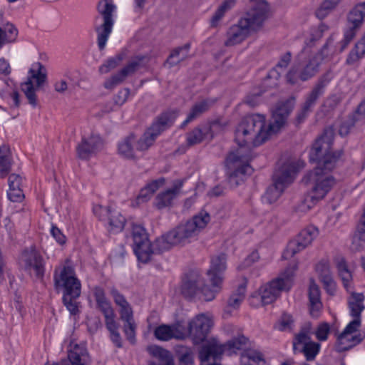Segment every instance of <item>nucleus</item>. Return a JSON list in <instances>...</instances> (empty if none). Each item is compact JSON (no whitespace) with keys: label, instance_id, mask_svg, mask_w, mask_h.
<instances>
[{"label":"nucleus","instance_id":"nucleus-1","mask_svg":"<svg viewBox=\"0 0 365 365\" xmlns=\"http://www.w3.org/2000/svg\"><path fill=\"white\" fill-rule=\"evenodd\" d=\"M294 96L289 97L284 102L279 103L272 113V120L267 128L265 127V117L256 114L244 118L235 129V140L239 148L230 152L226 158L228 164L237 161H249L251 153L247 147L252 144L258 146L264 143L271 135L277 133L286 124L287 120L295 105Z\"/></svg>","mask_w":365,"mask_h":365},{"label":"nucleus","instance_id":"nucleus-2","mask_svg":"<svg viewBox=\"0 0 365 365\" xmlns=\"http://www.w3.org/2000/svg\"><path fill=\"white\" fill-rule=\"evenodd\" d=\"M333 132L325 130L323 135L316 140L309 153L311 162L317 165L313 171L304 175L302 181L304 184H313L311 192L299 205L301 211L309 210L319 200H322L336 184L335 178L329 175L340 158L343 150H332Z\"/></svg>","mask_w":365,"mask_h":365},{"label":"nucleus","instance_id":"nucleus-3","mask_svg":"<svg viewBox=\"0 0 365 365\" xmlns=\"http://www.w3.org/2000/svg\"><path fill=\"white\" fill-rule=\"evenodd\" d=\"M210 221V214L205 211H201L185 224H180L157 238L152 244L150 243L147 235L133 237L134 252L138 260L147 263L154 253H161L174 246L190 242V239L196 237Z\"/></svg>","mask_w":365,"mask_h":365},{"label":"nucleus","instance_id":"nucleus-4","mask_svg":"<svg viewBox=\"0 0 365 365\" xmlns=\"http://www.w3.org/2000/svg\"><path fill=\"white\" fill-rule=\"evenodd\" d=\"M178 113L177 110L163 113L139 139H137L133 133H130L119 143L118 153L123 158L133 159L136 157V150H148L153 145L156 137L171 126Z\"/></svg>","mask_w":365,"mask_h":365},{"label":"nucleus","instance_id":"nucleus-5","mask_svg":"<svg viewBox=\"0 0 365 365\" xmlns=\"http://www.w3.org/2000/svg\"><path fill=\"white\" fill-rule=\"evenodd\" d=\"M54 288L57 292H62L63 302L71 314L78 312L76 302L81 295V284L76 275L72 266L64 265L59 271L54 272Z\"/></svg>","mask_w":365,"mask_h":365},{"label":"nucleus","instance_id":"nucleus-6","mask_svg":"<svg viewBox=\"0 0 365 365\" xmlns=\"http://www.w3.org/2000/svg\"><path fill=\"white\" fill-rule=\"evenodd\" d=\"M304 165L301 160H287L273 174V183L267 189L263 199L268 203L276 202L281 196L284 189L293 181L296 174Z\"/></svg>","mask_w":365,"mask_h":365},{"label":"nucleus","instance_id":"nucleus-7","mask_svg":"<svg viewBox=\"0 0 365 365\" xmlns=\"http://www.w3.org/2000/svg\"><path fill=\"white\" fill-rule=\"evenodd\" d=\"M294 269L288 267L279 277L260 287L259 293L252 295L259 297L262 305L272 303L282 291H289L292 286Z\"/></svg>","mask_w":365,"mask_h":365},{"label":"nucleus","instance_id":"nucleus-8","mask_svg":"<svg viewBox=\"0 0 365 365\" xmlns=\"http://www.w3.org/2000/svg\"><path fill=\"white\" fill-rule=\"evenodd\" d=\"M115 9V6L111 3V0H104L99 1L97 6V10L103 18V23L96 28L98 33V46L101 51L103 50L108 36L111 33L113 26V13Z\"/></svg>","mask_w":365,"mask_h":365},{"label":"nucleus","instance_id":"nucleus-9","mask_svg":"<svg viewBox=\"0 0 365 365\" xmlns=\"http://www.w3.org/2000/svg\"><path fill=\"white\" fill-rule=\"evenodd\" d=\"M318 234L319 231L316 227L311 225L306 227L299 233L294 240L289 242L282 257L284 259H288L294 256L311 245L314 239L318 236Z\"/></svg>","mask_w":365,"mask_h":365},{"label":"nucleus","instance_id":"nucleus-10","mask_svg":"<svg viewBox=\"0 0 365 365\" xmlns=\"http://www.w3.org/2000/svg\"><path fill=\"white\" fill-rule=\"evenodd\" d=\"M44 66L41 63H36L33 68H30L28 79L21 83V90L27 98L29 103L34 107L37 105L36 95L33 83V79H36L37 86H41L46 79V73H42Z\"/></svg>","mask_w":365,"mask_h":365},{"label":"nucleus","instance_id":"nucleus-11","mask_svg":"<svg viewBox=\"0 0 365 365\" xmlns=\"http://www.w3.org/2000/svg\"><path fill=\"white\" fill-rule=\"evenodd\" d=\"M212 326V320L201 314L197 315L188 324V336L195 344H199L205 341Z\"/></svg>","mask_w":365,"mask_h":365},{"label":"nucleus","instance_id":"nucleus-12","mask_svg":"<svg viewBox=\"0 0 365 365\" xmlns=\"http://www.w3.org/2000/svg\"><path fill=\"white\" fill-rule=\"evenodd\" d=\"M268 12V4L264 0H260L240 21L250 31H255L262 25L267 18Z\"/></svg>","mask_w":365,"mask_h":365},{"label":"nucleus","instance_id":"nucleus-13","mask_svg":"<svg viewBox=\"0 0 365 365\" xmlns=\"http://www.w3.org/2000/svg\"><path fill=\"white\" fill-rule=\"evenodd\" d=\"M21 263L24 269L34 273L38 279H42L44 275V264L41 255L34 248L25 250L21 254Z\"/></svg>","mask_w":365,"mask_h":365},{"label":"nucleus","instance_id":"nucleus-14","mask_svg":"<svg viewBox=\"0 0 365 365\" xmlns=\"http://www.w3.org/2000/svg\"><path fill=\"white\" fill-rule=\"evenodd\" d=\"M327 82L324 78H320L312 88V91L306 96L305 101L298 112L296 120L301 123L312 112L319 98L323 94Z\"/></svg>","mask_w":365,"mask_h":365},{"label":"nucleus","instance_id":"nucleus-15","mask_svg":"<svg viewBox=\"0 0 365 365\" xmlns=\"http://www.w3.org/2000/svg\"><path fill=\"white\" fill-rule=\"evenodd\" d=\"M204 281L196 271H190L182 278L180 294L187 300L193 299L200 292Z\"/></svg>","mask_w":365,"mask_h":365},{"label":"nucleus","instance_id":"nucleus-16","mask_svg":"<svg viewBox=\"0 0 365 365\" xmlns=\"http://www.w3.org/2000/svg\"><path fill=\"white\" fill-rule=\"evenodd\" d=\"M103 146L101 137L96 133H91L88 137H82L81 142L76 146V154L81 160H89L98 152Z\"/></svg>","mask_w":365,"mask_h":365},{"label":"nucleus","instance_id":"nucleus-17","mask_svg":"<svg viewBox=\"0 0 365 365\" xmlns=\"http://www.w3.org/2000/svg\"><path fill=\"white\" fill-rule=\"evenodd\" d=\"M310 337L304 331L297 334L293 341L294 352L303 353L307 361H313L320 350V344L309 341Z\"/></svg>","mask_w":365,"mask_h":365},{"label":"nucleus","instance_id":"nucleus-18","mask_svg":"<svg viewBox=\"0 0 365 365\" xmlns=\"http://www.w3.org/2000/svg\"><path fill=\"white\" fill-rule=\"evenodd\" d=\"M145 58V56H135L124 68L118 73L112 76L104 82V87L107 89H113L117 85L123 83L130 75L135 73L140 67V63Z\"/></svg>","mask_w":365,"mask_h":365},{"label":"nucleus","instance_id":"nucleus-19","mask_svg":"<svg viewBox=\"0 0 365 365\" xmlns=\"http://www.w3.org/2000/svg\"><path fill=\"white\" fill-rule=\"evenodd\" d=\"M298 67L300 70L299 78L306 81L314 76L319 72V67L322 63L319 56H312L307 58L306 52H302L297 56Z\"/></svg>","mask_w":365,"mask_h":365},{"label":"nucleus","instance_id":"nucleus-20","mask_svg":"<svg viewBox=\"0 0 365 365\" xmlns=\"http://www.w3.org/2000/svg\"><path fill=\"white\" fill-rule=\"evenodd\" d=\"M365 104L360 103L357 108L344 119L339 128V134L345 137L356 125L365 123Z\"/></svg>","mask_w":365,"mask_h":365},{"label":"nucleus","instance_id":"nucleus-21","mask_svg":"<svg viewBox=\"0 0 365 365\" xmlns=\"http://www.w3.org/2000/svg\"><path fill=\"white\" fill-rule=\"evenodd\" d=\"M220 125L218 120L212 122L210 125H205L200 127L195 128L190 133L187 134V143L189 146L201 143L203 140L206 139L208 136L210 138H213V130L217 128Z\"/></svg>","mask_w":365,"mask_h":365},{"label":"nucleus","instance_id":"nucleus-22","mask_svg":"<svg viewBox=\"0 0 365 365\" xmlns=\"http://www.w3.org/2000/svg\"><path fill=\"white\" fill-rule=\"evenodd\" d=\"M250 31L242 24L240 21L237 24L232 26L227 32L226 46H232L242 43L250 35Z\"/></svg>","mask_w":365,"mask_h":365},{"label":"nucleus","instance_id":"nucleus-23","mask_svg":"<svg viewBox=\"0 0 365 365\" xmlns=\"http://www.w3.org/2000/svg\"><path fill=\"white\" fill-rule=\"evenodd\" d=\"M183 185L181 180H175L173 187L165 192L159 193L155 198V206L158 209H163L171 205L173 200L178 195Z\"/></svg>","mask_w":365,"mask_h":365},{"label":"nucleus","instance_id":"nucleus-24","mask_svg":"<svg viewBox=\"0 0 365 365\" xmlns=\"http://www.w3.org/2000/svg\"><path fill=\"white\" fill-rule=\"evenodd\" d=\"M148 352L158 360V363L150 361L148 365H174L171 353L157 345H150L146 348Z\"/></svg>","mask_w":365,"mask_h":365},{"label":"nucleus","instance_id":"nucleus-25","mask_svg":"<svg viewBox=\"0 0 365 365\" xmlns=\"http://www.w3.org/2000/svg\"><path fill=\"white\" fill-rule=\"evenodd\" d=\"M309 300L310 314L313 317H317L318 312L322 307L321 302L320 289L313 279H310L309 287Z\"/></svg>","mask_w":365,"mask_h":365},{"label":"nucleus","instance_id":"nucleus-26","mask_svg":"<svg viewBox=\"0 0 365 365\" xmlns=\"http://www.w3.org/2000/svg\"><path fill=\"white\" fill-rule=\"evenodd\" d=\"M237 163H240L241 165L237 167L228 177V182L232 186H237L240 185L241 182L244 181L245 176L246 175H250L252 172V168L248 164V161H237ZM227 164L228 165L227 163ZM232 164V163H230L229 165ZM234 164H235V163Z\"/></svg>","mask_w":365,"mask_h":365},{"label":"nucleus","instance_id":"nucleus-27","mask_svg":"<svg viewBox=\"0 0 365 365\" xmlns=\"http://www.w3.org/2000/svg\"><path fill=\"white\" fill-rule=\"evenodd\" d=\"M165 182V179L164 178H160L147 184L140 190L136 199L137 203L140 204L148 201L153 195L164 185Z\"/></svg>","mask_w":365,"mask_h":365},{"label":"nucleus","instance_id":"nucleus-28","mask_svg":"<svg viewBox=\"0 0 365 365\" xmlns=\"http://www.w3.org/2000/svg\"><path fill=\"white\" fill-rule=\"evenodd\" d=\"M215 103V100L213 99H204L200 102L196 103L191 108L190 113L188 114L185 120L182 123V127L187 125L189 123L201 115L203 113L206 112L210 108L213 106Z\"/></svg>","mask_w":365,"mask_h":365},{"label":"nucleus","instance_id":"nucleus-29","mask_svg":"<svg viewBox=\"0 0 365 365\" xmlns=\"http://www.w3.org/2000/svg\"><path fill=\"white\" fill-rule=\"evenodd\" d=\"M227 257L225 254H220L212 258L211 267L207 271L210 279L215 278H222L221 273L226 269Z\"/></svg>","mask_w":365,"mask_h":365},{"label":"nucleus","instance_id":"nucleus-30","mask_svg":"<svg viewBox=\"0 0 365 365\" xmlns=\"http://www.w3.org/2000/svg\"><path fill=\"white\" fill-rule=\"evenodd\" d=\"M12 157L9 146L3 145L0 147V178H5L11 171Z\"/></svg>","mask_w":365,"mask_h":365},{"label":"nucleus","instance_id":"nucleus-31","mask_svg":"<svg viewBox=\"0 0 365 365\" xmlns=\"http://www.w3.org/2000/svg\"><path fill=\"white\" fill-rule=\"evenodd\" d=\"M190 48V43H187L182 46L175 48L172 51L165 63H168L173 67L187 58V51Z\"/></svg>","mask_w":365,"mask_h":365},{"label":"nucleus","instance_id":"nucleus-32","mask_svg":"<svg viewBox=\"0 0 365 365\" xmlns=\"http://www.w3.org/2000/svg\"><path fill=\"white\" fill-rule=\"evenodd\" d=\"M93 295L97 303L98 308L105 316L106 314H110L113 309L110 305V302L106 299L104 290L99 287H95L93 290Z\"/></svg>","mask_w":365,"mask_h":365},{"label":"nucleus","instance_id":"nucleus-33","mask_svg":"<svg viewBox=\"0 0 365 365\" xmlns=\"http://www.w3.org/2000/svg\"><path fill=\"white\" fill-rule=\"evenodd\" d=\"M361 6H356L348 14V29L353 30L354 33L361 26L364 17L365 16L364 13L360 9Z\"/></svg>","mask_w":365,"mask_h":365},{"label":"nucleus","instance_id":"nucleus-34","mask_svg":"<svg viewBox=\"0 0 365 365\" xmlns=\"http://www.w3.org/2000/svg\"><path fill=\"white\" fill-rule=\"evenodd\" d=\"M364 296L362 293H352L351 299L349 302L351 315L354 319H361V313L364 309L363 302Z\"/></svg>","mask_w":365,"mask_h":365},{"label":"nucleus","instance_id":"nucleus-35","mask_svg":"<svg viewBox=\"0 0 365 365\" xmlns=\"http://www.w3.org/2000/svg\"><path fill=\"white\" fill-rule=\"evenodd\" d=\"M212 288L210 289L208 286L205 284L200 289V292L203 296L205 301L209 302L215 299V295L218 293L221 289V284L222 282V278H213L210 279Z\"/></svg>","mask_w":365,"mask_h":365},{"label":"nucleus","instance_id":"nucleus-36","mask_svg":"<svg viewBox=\"0 0 365 365\" xmlns=\"http://www.w3.org/2000/svg\"><path fill=\"white\" fill-rule=\"evenodd\" d=\"M364 244L365 225H364L359 223L356 227V230L353 235L350 248L354 252H359L364 248Z\"/></svg>","mask_w":365,"mask_h":365},{"label":"nucleus","instance_id":"nucleus-37","mask_svg":"<svg viewBox=\"0 0 365 365\" xmlns=\"http://www.w3.org/2000/svg\"><path fill=\"white\" fill-rule=\"evenodd\" d=\"M364 336L362 334H359L355 336L348 335L346 340L341 341L339 339V336H338L337 341L338 344L336 345V351L338 352H344L349 350L355 345L359 344L363 339Z\"/></svg>","mask_w":365,"mask_h":365},{"label":"nucleus","instance_id":"nucleus-38","mask_svg":"<svg viewBox=\"0 0 365 365\" xmlns=\"http://www.w3.org/2000/svg\"><path fill=\"white\" fill-rule=\"evenodd\" d=\"M108 219L111 231L118 232L124 228L126 220L119 212L116 211L111 212Z\"/></svg>","mask_w":365,"mask_h":365},{"label":"nucleus","instance_id":"nucleus-39","mask_svg":"<svg viewBox=\"0 0 365 365\" xmlns=\"http://www.w3.org/2000/svg\"><path fill=\"white\" fill-rule=\"evenodd\" d=\"M235 4L234 0H225L217 9L215 11L212 17L210 20V24L212 27L217 26L218 22L221 20V19L225 15V13L231 9V7Z\"/></svg>","mask_w":365,"mask_h":365},{"label":"nucleus","instance_id":"nucleus-40","mask_svg":"<svg viewBox=\"0 0 365 365\" xmlns=\"http://www.w3.org/2000/svg\"><path fill=\"white\" fill-rule=\"evenodd\" d=\"M341 0H324L316 11V16L319 19H324L333 10Z\"/></svg>","mask_w":365,"mask_h":365},{"label":"nucleus","instance_id":"nucleus-41","mask_svg":"<svg viewBox=\"0 0 365 365\" xmlns=\"http://www.w3.org/2000/svg\"><path fill=\"white\" fill-rule=\"evenodd\" d=\"M125 54L123 53H120L116 55L115 57H112L108 58L105 63L101 65L99 68V72L103 73H107L110 70L116 68L119 63L124 59Z\"/></svg>","mask_w":365,"mask_h":365},{"label":"nucleus","instance_id":"nucleus-42","mask_svg":"<svg viewBox=\"0 0 365 365\" xmlns=\"http://www.w3.org/2000/svg\"><path fill=\"white\" fill-rule=\"evenodd\" d=\"M154 336L160 341H168L173 338V333L170 325L161 324L156 327Z\"/></svg>","mask_w":365,"mask_h":365},{"label":"nucleus","instance_id":"nucleus-43","mask_svg":"<svg viewBox=\"0 0 365 365\" xmlns=\"http://www.w3.org/2000/svg\"><path fill=\"white\" fill-rule=\"evenodd\" d=\"M365 55L364 46L356 43L354 48L350 51L346 62L348 65H352L357 62Z\"/></svg>","mask_w":365,"mask_h":365},{"label":"nucleus","instance_id":"nucleus-44","mask_svg":"<svg viewBox=\"0 0 365 365\" xmlns=\"http://www.w3.org/2000/svg\"><path fill=\"white\" fill-rule=\"evenodd\" d=\"M247 341V339L244 336H240L237 338H234L230 341H228L224 345H218L219 346H222L224 349L228 350H240L242 349L243 345H245Z\"/></svg>","mask_w":365,"mask_h":365},{"label":"nucleus","instance_id":"nucleus-45","mask_svg":"<svg viewBox=\"0 0 365 365\" xmlns=\"http://www.w3.org/2000/svg\"><path fill=\"white\" fill-rule=\"evenodd\" d=\"M337 269L344 287H346L352 277L350 271L348 269L346 262L344 259H341L337 263Z\"/></svg>","mask_w":365,"mask_h":365},{"label":"nucleus","instance_id":"nucleus-46","mask_svg":"<svg viewBox=\"0 0 365 365\" xmlns=\"http://www.w3.org/2000/svg\"><path fill=\"white\" fill-rule=\"evenodd\" d=\"M361 326V319H354L351 321L345 328L342 333L339 335L341 341L346 340L348 335L356 332L359 327Z\"/></svg>","mask_w":365,"mask_h":365},{"label":"nucleus","instance_id":"nucleus-47","mask_svg":"<svg viewBox=\"0 0 365 365\" xmlns=\"http://www.w3.org/2000/svg\"><path fill=\"white\" fill-rule=\"evenodd\" d=\"M170 326L173 333V338L184 339L188 336L187 328L185 329L180 323L178 322Z\"/></svg>","mask_w":365,"mask_h":365},{"label":"nucleus","instance_id":"nucleus-48","mask_svg":"<svg viewBox=\"0 0 365 365\" xmlns=\"http://www.w3.org/2000/svg\"><path fill=\"white\" fill-rule=\"evenodd\" d=\"M334 40L331 36H330L326 43L322 46V49L316 53L314 56H319V60L322 62V61L329 56L332 55L334 53V51H331L329 49V46L333 43Z\"/></svg>","mask_w":365,"mask_h":365},{"label":"nucleus","instance_id":"nucleus-49","mask_svg":"<svg viewBox=\"0 0 365 365\" xmlns=\"http://www.w3.org/2000/svg\"><path fill=\"white\" fill-rule=\"evenodd\" d=\"M135 328L136 326L134 321L125 322L124 324V332L126 335L127 339L132 344L135 342Z\"/></svg>","mask_w":365,"mask_h":365},{"label":"nucleus","instance_id":"nucleus-50","mask_svg":"<svg viewBox=\"0 0 365 365\" xmlns=\"http://www.w3.org/2000/svg\"><path fill=\"white\" fill-rule=\"evenodd\" d=\"M5 36L8 38L9 43L14 42L18 35L17 29L12 24H6L4 26L3 28Z\"/></svg>","mask_w":365,"mask_h":365},{"label":"nucleus","instance_id":"nucleus-51","mask_svg":"<svg viewBox=\"0 0 365 365\" xmlns=\"http://www.w3.org/2000/svg\"><path fill=\"white\" fill-rule=\"evenodd\" d=\"M93 212L100 220H105L109 217L111 211L109 207L97 205L93 207Z\"/></svg>","mask_w":365,"mask_h":365},{"label":"nucleus","instance_id":"nucleus-52","mask_svg":"<svg viewBox=\"0 0 365 365\" xmlns=\"http://www.w3.org/2000/svg\"><path fill=\"white\" fill-rule=\"evenodd\" d=\"M120 319L125 322L134 321L133 316V310L128 303L120 307Z\"/></svg>","mask_w":365,"mask_h":365},{"label":"nucleus","instance_id":"nucleus-53","mask_svg":"<svg viewBox=\"0 0 365 365\" xmlns=\"http://www.w3.org/2000/svg\"><path fill=\"white\" fill-rule=\"evenodd\" d=\"M355 35H356V33H354L353 31V30L347 29L345 31L344 37L343 40H341L339 43V52H342L347 47V46L349 44V43L354 38Z\"/></svg>","mask_w":365,"mask_h":365},{"label":"nucleus","instance_id":"nucleus-54","mask_svg":"<svg viewBox=\"0 0 365 365\" xmlns=\"http://www.w3.org/2000/svg\"><path fill=\"white\" fill-rule=\"evenodd\" d=\"M293 319L292 317L287 314H284L282 316L280 323H279V330L285 331V330H292V324H293Z\"/></svg>","mask_w":365,"mask_h":365},{"label":"nucleus","instance_id":"nucleus-55","mask_svg":"<svg viewBox=\"0 0 365 365\" xmlns=\"http://www.w3.org/2000/svg\"><path fill=\"white\" fill-rule=\"evenodd\" d=\"M341 103V98L336 95H332L327 98L324 101L323 106L327 108V110H332Z\"/></svg>","mask_w":365,"mask_h":365},{"label":"nucleus","instance_id":"nucleus-56","mask_svg":"<svg viewBox=\"0 0 365 365\" xmlns=\"http://www.w3.org/2000/svg\"><path fill=\"white\" fill-rule=\"evenodd\" d=\"M105 322L106 328L109 330L110 332L115 331L118 329V324L115 321V314L112 312L110 314H106L105 316Z\"/></svg>","mask_w":365,"mask_h":365},{"label":"nucleus","instance_id":"nucleus-57","mask_svg":"<svg viewBox=\"0 0 365 365\" xmlns=\"http://www.w3.org/2000/svg\"><path fill=\"white\" fill-rule=\"evenodd\" d=\"M105 322L106 328L109 330L110 332L115 331L118 329V324L115 321V314L112 312L110 314H106L105 316Z\"/></svg>","mask_w":365,"mask_h":365},{"label":"nucleus","instance_id":"nucleus-58","mask_svg":"<svg viewBox=\"0 0 365 365\" xmlns=\"http://www.w3.org/2000/svg\"><path fill=\"white\" fill-rule=\"evenodd\" d=\"M329 331V326L327 323L321 324L317 331L316 336L320 341L326 340L327 338L328 333Z\"/></svg>","mask_w":365,"mask_h":365},{"label":"nucleus","instance_id":"nucleus-59","mask_svg":"<svg viewBox=\"0 0 365 365\" xmlns=\"http://www.w3.org/2000/svg\"><path fill=\"white\" fill-rule=\"evenodd\" d=\"M316 270L319 273L320 279L325 278V276H331L328 263L320 262L316 265Z\"/></svg>","mask_w":365,"mask_h":365},{"label":"nucleus","instance_id":"nucleus-60","mask_svg":"<svg viewBox=\"0 0 365 365\" xmlns=\"http://www.w3.org/2000/svg\"><path fill=\"white\" fill-rule=\"evenodd\" d=\"M24 197L21 188L9 189L8 197L12 202H20Z\"/></svg>","mask_w":365,"mask_h":365},{"label":"nucleus","instance_id":"nucleus-61","mask_svg":"<svg viewBox=\"0 0 365 365\" xmlns=\"http://www.w3.org/2000/svg\"><path fill=\"white\" fill-rule=\"evenodd\" d=\"M299 67L298 66H293L287 73L286 78L289 83L294 85L297 82L299 78Z\"/></svg>","mask_w":365,"mask_h":365},{"label":"nucleus","instance_id":"nucleus-62","mask_svg":"<svg viewBox=\"0 0 365 365\" xmlns=\"http://www.w3.org/2000/svg\"><path fill=\"white\" fill-rule=\"evenodd\" d=\"M321 282L324 284V289L329 294H334L335 292V283L331 276H325V278L322 279Z\"/></svg>","mask_w":365,"mask_h":365},{"label":"nucleus","instance_id":"nucleus-63","mask_svg":"<svg viewBox=\"0 0 365 365\" xmlns=\"http://www.w3.org/2000/svg\"><path fill=\"white\" fill-rule=\"evenodd\" d=\"M245 356H246L249 360L252 361L255 364H258L259 362L264 360L262 353L255 350L247 351L245 353Z\"/></svg>","mask_w":365,"mask_h":365},{"label":"nucleus","instance_id":"nucleus-64","mask_svg":"<svg viewBox=\"0 0 365 365\" xmlns=\"http://www.w3.org/2000/svg\"><path fill=\"white\" fill-rule=\"evenodd\" d=\"M259 258V255L257 251H253L244 260L243 263L239 267L240 269H244L251 266L254 262H257Z\"/></svg>","mask_w":365,"mask_h":365}]
</instances>
